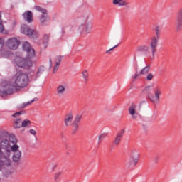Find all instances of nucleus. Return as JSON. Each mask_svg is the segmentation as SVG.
<instances>
[{"label":"nucleus","mask_w":182,"mask_h":182,"mask_svg":"<svg viewBox=\"0 0 182 182\" xmlns=\"http://www.w3.org/2000/svg\"><path fill=\"white\" fill-rule=\"evenodd\" d=\"M23 50H26V52L28 51L30 49H32V47H31V44L29 42L26 41L23 43Z\"/></svg>","instance_id":"a878e982"},{"label":"nucleus","mask_w":182,"mask_h":182,"mask_svg":"<svg viewBox=\"0 0 182 182\" xmlns=\"http://www.w3.org/2000/svg\"><path fill=\"white\" fill-rule=\"evenodd\" d=\"M5 44V40L4 38H0V55L5 56V58L9 56V51H5V50H3L2 48H4V45ZM9 93L8 91H3L0 92L1 96L4 97V96H8Z\"/></svg>","instance_id":"9d476101"},{"label":"nucleus","mask_w":182,"mask_h":182,"mask_svg":"<svg viewBox=\"0 0 182 182\" xmlns=\"http://www.w3.org/2000/svg\"><path fill=\"white\" fill-rule=\"evenodd\" d=\"M161 33V28L160 26H156L155 27V33L156 36H154L151 41L149 43V48L151 50V54L149 55V59L153 60L156 56V53H157V46L159 45V41L160 39V35Z\"/></svg>","instance_id":"7ed1b4c3"},{"label":"nucleus","mask_w":182,"mask_h":182,"mask_svg":"<svg viewBox=\"0 0 182 182\" xmlns=\"http://www.w3.org/2000/svg\"><path fill=\"white\" fill-rule=\"evenodd\" d=\"M149 87H146V90L149 89Z\"/></svg>","instance_id":"de8ad7c7"},{"label":"nucleus","mask_w":182,"mask_h":182,"mask_svg":"<svg viewBox=\"0 0 182 182\" xmlns=\"http://www.w3.org/2000/svg\"><path fill=\"white\" fill-rule=\"evenodd\" d=\"M57 166L58 165H54L53 168H56Z\"/></svg>","instance_id":"49530a36"},{"label":"nucleus","mask_w":182,"mask_h":182,"mask_svg":"<svg viewBox=\"0 0 182 182\" xmlns=\"http://www.w3.org/2000/svg\"><path fill=\"white\" fill-rule=\"evenodd\" d=\"M48 42H49V35L46 34L43 36V45H44L45 48H46V45H48Z\"/></svg>","instance_id":"c85d7f7f"},{"label":"nucleus","mask_w":182,"mask_h":182,"mask_svg":"<svg viewBox=\"0 0 182 182\" xmlns=\"http://www.w3.org/2000/svg\"><path fill=\"white\" fill-rule=\"evenodd\" d=\"M23 18L26 22H28V23H31L33 22V14L32 11H27L23 14Z\"/></svg>","instance_id":"f3484780"},{"label":"nucleus","mask_w":182,"mask_h":182,"mask_svg":"<svg viewBox=\"0 0 182 182\" xmlns=\"http://www.w3.org/2000/svg\"><path fill=\"white\" fill-rule=\"evenodd\" d=\"M146 79L147 80H151L153 79V74L151 73L148 74L146 76Z\"/></svg>","instance_id":"4c0bfd02"},{"label":"nucleus","mask_w":182,"mask_h":182,"mask_svg":"<svg viewBox=\"0 0 182 182\" xmlns=\"http://www.w3.org/2000/svg\"><path fill=\"white\" fill-rule=\"evenodd\" d=\"M29 133H31L33 136H36V131L34 129H30Z\"/></svg>","instance_id":"a19ab883"},{"label":"nucleus","mask_w":182,"mask_h":182,"mask_svg":"<svg viewBox=\"0 0 182 182\" xmlns=\"http://www.w3.org/2000/svg\"><path fill=\"white\" fill-rule=\"evenodd\" d=\"M21 33L24 35L28 36L31 39H34L35 38H38L39 36V33L36 30H33L29 28L27 25H22L21 26Z\"/></svg>","instance_id":"0eeeda50"},{"label":"nucleus","mask_w":182,"mask_h":182,"mask_svg":"<svg viewBox=\"0 0 182 182\" xmlns=\"http://www.w3.org/2000/svg\"><path fill=\"white\" fill-rule=\"evenodd\" d=\"M160 160V156L159 155H156L155 157H154V161L155 163H159V161Z\"/></svg>","instance_id":"58836bf2"},{"label":"nucleus","mask_w":182,"mask_h":182,"mask_svg":"<svg viewBox=\"0 0 182 182\" xmlns=\"http://www.w3.org/2000/svg\"><path fill=\"white\" fill-rule=\"evenodd\" d=\"M4 149V151L0 149V170L2 166L11 167L12 161L14 163H19L21 159H22V151L19 150V146H10L9 145H6ZM11 156H12V159Z\"/></svg>","instance_id":"f257e3e1"},{"label":"nucleus","mask_w":182,"mask_h":182,"mask_svg":"<svg viewBox=\"0 0 182 182\" xmlns=\"http://www.w3.org/2000/svg\"><path fill=\"white\" fill-rule=\"evenodd\" d=\"M63 174V171H58L54 174V181L59 182V178H60V176Z\"/></svg>","instance_id":"cd10ccee"},{"label":"nucleus","mask_w":182,"mask_h":182,"mask_svg":"<svg viewBox=\"0 0 182 182\" xmlns=\"http://www.w3.org/2000/svg\"><path fill=\"white\" fill-rule=\"evenodd\" d=\"M12 174H14V170L6 171L4 173L5 177H9V176H12Z\"/></svg>","instance_id":"f704fd0d"},{"label":"nucleus","mask_w":182,"mask_h":182,"mask_svg":"<svg viewBox=\"0 0 182 182\" xmlns=\"http://www.w3.org/2000/svg\"><path fill=\"white\" fill-rule=\"evenodd\" d=\"M45 72L43 67H40L36 74V77H39L40 75H42Z\"/></svg>","instance_id":"2f4dec72"},{"label":"nucleus","mask_w":182,"mask_h":182,"mask_svg":"<svg viewBox=\"0 0 182 182\" xmlns=\"http://www.w3.org/2000/svg\"><path fill=\"white\" fill-rule=\"evenodd\" d=\"M82 79H84L85 82H87V80H89V72H87V70H85L82 73Z\"/></svg>","instance_id":"7c9ffc66"},{"label":"nucleus","mask_w":182,"mask_h":182,"mask_svg":"<svg viewBox=\"0 0 182 182\" xmlns=\"http://www.w3.org/2000/svg\"><path fill=\"white\" fill-rule=\"evenodd\" d=\"M149 70H150V65H146L140 71L139 75H146L149 73Z\"/></svg>","instance_id":"bb28decb"},{"label":"nucleus","mask_w":182,"mask_h":182,"mask_svg":"<svg viewBox=\"0 0 182 182\" xmlns=\"http://www.w3.org/2000/svg\"><path fill=\"white\" fill-rule=\"evenodd\" d=\"M4 24H2V23H0V33H2V32H4Z\"/></svg>","instance_id":"ea45409f"},{"label":"nucleus","mask_w":182,"mask_h":182,"mask_svg":"<svg viewBox=\"0 0 182 182\" xmlns=\"http://www.w3.org/2000/svg\"><path fill=\"white\" fill-rule=\"evenodd\" d=\"M139 77V73H136V74L134 75L133 79H137Z\"/></svg>","instance_id":"37998d69"},{"label":"nucleus","mask_w":182,"mask_h":182,"mask_svg":"<svg viewBox=\"0 0 182 182\" xmlns=\"http://www.w3.org/2000/svg\"><path fill=\"white\" fill-rule=\"evenodd\" d=\"M118 46H115L113 48H110L109 50L106 51V53H110V52H112V50H113V49L117 48Z\"/></svg>","instance_id":"79ce46f5"},{"label":"nucleus","mask_w":182,"mask_h":182,"mask_svg":"<svg viewBox=\"0 0 182 182\" xmlns=\"http://www.w3.org/2000/svg\"><path fill=\"white\" fill-rule=\"evenodd\" d=\"M72 120H73V114L72 112H70L65 115V126H70L72 124Z\"/></svg>","instance_id":"aec40b11"},{"label":"nucleus","mask_w":182,"mask_h":182,"mask_svg":"<svg viewBox=\"0 0 182 182\" xmlns=\"http://www.w3.org/2000/svg\"><path fill=\"white\" fill-rule=\"evenodd\" d=\"M154 97H149L152 103H159L160 102V97L161 96V87L156 86L154 89Z\"/></svg>","instance_id":"ddd939ff"},{"label":"nucleus","mask_w":182,"mask_h":182,"mask_svg":"<svg viewBox=\"0 0 182 182\" xmlns=\"http://www.w3.org/2000/svg\"><path fill=\"white\" fill-rule=\"evenodd\" d=\"M21 127H22V119L19 118L14 119V128L21 129Z\"/></svg>","instance_id":"4be33fe9"},{"label":"nucleus","mask_w":182,"mask_h":182,"mask_svg":"<svg viewBox=\"0 0 182 182\" xmlns=\"http://www.w3.org/2000/svg\"><path fill=\"white\" fill-rule=\"evenodd\" d=\"M1 18H2V13L0 12V23H2V19Z\"/></svg>","instance_id":"a18cd8bd"},{"label":"nucleus","mask_w":182,"mask_h":182,"mask_svg":"<svg viewBox=\"0 0 182 182\" xmlns=\"http://www.w3.org/2000/svg\"><path fill=\"white\" fill-rule=\"evenodd\" d=\"M16 65L18 68H23L24 69H29L32 68V61L31 60L25 59L22 57H16L15 59Z\"/></svg>","instance_id":"6e6552de"},{"label":"nucleus","mask_w":182,"mask_h":182,"mask_svg":"<svg viewBox=\"0 0 182 182\" xmlns=\"http://www.w3.org/2000/svg\"><path fill=\"white\" fill-rule=\"evenodd\" d=\"M35 10L43 14V15H41L40 17V22H41V23H45V22H48V21L49 20V17H48V13L46 11V9L41 6H36Z\"/></svg>","instance_id":"f8f14e48"},{"label":"nucleus","mask_w":182,"mask_h":182,"mask_svg":"<svg viewBox=\"0 0 182 182\" xmlns=\"http://www.w3.org/2000/svg\"><path fill=\"white\" fill-rule=\"evenodd\" d=\"M139 157H140V154L137 151H132L125 164V167L127 168H134L139 163Z\"/></svg>","instance_id":"423d86ee"},{"label":"nucleus","mask_w":182,"mask_h":182,"mask_svg":"<svg viewBox=\"0 0 182 182\" xmlns=\"http://www.w3.org/2000/svg\"><path fill=\"white\" fill-rule=\"evenodd\" d=\"M112 4L117 6H129L130 5L127 0H112Z\"/></svg>","instance_id":"6ab92c4d"},{"label":"nucleus","mask_w":182,"mask_h":182,"mask_svg":"<svg viewBox=\"0 0 182 182\" xmlns=\"http://www.w3.org/2000/svg\"><path fill=\"white\" fill-rule=\"evenodd\" d=\"M55 93L58 97H62L66 93V84H58L55 87Z\"/></svg>","instance_id":"4468645a"},{"label":"nucleus","mask_w":182,"mask_h":182,"mask_svg":"<svg viewBox=\"0 0 182 182\" xmlns=\"http://www.w3.org/2000/svg\"><path fill=\"white\" fill-rule=\"evenodd\" d=\"M175 26L176 32H180L182 30V8L176 14Z\"/></svg>","instance_id":"9b49d317"},{"label":"nucleus","mask_w":182,"mask_h":182,"mask_svg":"<svg viewBox=\"0 0 182 182\" xmlns=\"http://www.w3.org/2000/svg\"><path fill=\"white\" fill-rule=\"evenodd\" d=\"M37 100H38V98H34L31 101H30L27 103L23 104L22 107H26V106H29V105H32V103H33V102H36Z\"/></svg>","instance_id":"72a5a7b5"},{"label":"nucleus","mask_w":182,"mask_h":182,"mask_svg":"<svg viewBox=\"0 0 182 182\" xmlns=\"http://www.w3.org/2000/svg\"><path fill=\"white\" fill-rule=\"evenodd\" d=\"M80 29L83 31L85 33H91L92 29H93V25L89 21H86L83 24H81Z\"/></svg>","instance_id":"2eb2a0df"},{"label":"nucleus","mask_w":182,"mask_h":182,"mask_svg":"<svg viewBox=\"0 0 182 182\" xmlns=\"http://www.w3.org/2000/svg\"><path fill=\"white\" fill-rule=\"evenodd\" d=\"M80 120H82V115L77 114L72 123L73 127H74L73 133H76V132L79 130V123H80Z\"/></svg>","instance_id":"dca6fc26"},{"label":"nucleus","mask_w":182,"mask_h":182,"mask_svg":"<svg viewBox=\"0 0 182 182\" xmlns=\"http://www.w3.org/2000/svg\"><path fill=\"white\" fill-rule=\"evenodd\" d=\"M27 52V56L29 59H31V58H33L35 56V50H33V48H31L30 50H28Z\"/></svg>","instance_id":"c756f323"},{"label":"nucleus","mask_w":182,"mask_h":182,"mask_svg":"<svg viewBox=\"0 0 182 182\" xmlns=\"http://www.w3.org/2000/svg\"><path fill=\"white\" fill-rule=\"evenodd\" d=\"M138 52H149V46L143 45L136 48Z\"/></svg>","instance_id":"5701e85b"},{"label":"nucleus","mask_w":182,"mask_h":182,"mask_svg":"<svg viewBox=\"0 0 182 182\" xmlns=\"http://www.w3.org/2000/svg\"><path fill=\"white\" fill-rule=\"evenodd\" d=\"M28 83L29 77H28V74L18 72L11 77L8 85L16 90H19V89L26 87Z\"/></svg>","instance_id":"f03ea898"},{"label":"nucleus","mask_w":182,"mask_h":182,"mask_svg":"<svg viewBox=\"0 0 182 182\" xmlns=\"http://www.w3.org/2000/svg\"><path fill=\"white\" fill-rule=\"evenodd\" d=\"M0 150L1 151H5V146H9L10 147H14V146L18 145V139L14 134H10L9 136V140L5 138V134L0 132Z\"/></svg>","instance_id":"20e7f679"},{"label":"nucleus","mask_w":182,"mask_h":182,"mask_svg":"<svg viewBox=\"0 0 182 182\" xmlns=\"http://www.w3.org/2000/svg\"><path fill=\"white\" fill-rule=\"evenodd\" d=\"M136 108H137V106H136V105L134 104L132 105L128 109L129 114H134V113H137V112H136Z\"/></svg>","instance_id":"393cba45"},{"label":"nucleus","mask_w":182,"mask_h":182,"mask_svg":"<svg viewBox=\"0 0 182 182\" xmlns=\"http://www.w3.org/2000/svg\"><path fill=\"white\" fill-rule=\"evenodd\" d=\"M63 57L60 55H58L55 59V65L53 66V73H56L58 72V69L60 66V63L62 62Z\"/></svg>","instance_id":"a211bd4d"},{"label":"nucleus","mask_w":182,"mask_h":182,"mask_svg":"<svg viewBox=\"0 0 182 182\" xmlns=\"http://www.w3.org/2000/svg\"><path fill=\"white\" fill-rule=\"evenodd\" d=\"M139 157H140V154L137 151H132L125 164V167L127 168H134L139 163Z\"/></svg>","instance_id":"39448f33"},{"label":"nucleus","mask_w":182,"mask_h":182,"mask_svg":"<svg viewBox=\"0 0 182 182\" xmlns=\"http://www.w3.org/2000/svg\"><path fill=\"white\" fill-rule=\"evenodd\" d=\"M20 45L21 41L15 37L9 38L6 42V46L10 50H16Z\"/></svg>","instance_id":"1a4fd4ad"},{"label":"nucleus","mask_w":182,"mask_h":182,"mask_svg":"<svg viewBox=\"0 0 182 182\" xmlns=\"http://www.w3.org/2000/svg\"><path fill=\"white\" fill-rule=\"evenodd\" d=\"M132 120H136V119H139V117H140V114H139V112H135L134 114H130Z\"/></svg>","instance_id":"473e14b6"},{"label":"nucleus","mask_w":182,"mask_h":182,"mask_svg":"<svg viewBox=\"0 0 182 182\" xmlns=\"http://www.w3.org/2000/svg\"><path fill=\"white\" fill-rule=\"evenodd\" d=\"M49 63H50V68H52L53 64H52V58L49 59Z\"/></svg>","instance_id":"c03bdc74"},{"label":"nucleus","mask_w":182,"mask_h":182,"mask_svg":"<svg viewBox=\"0 0 182 182\" xmlns=\"http://www.w3.org/2000/svg\"><path fill=\"white\" fill-rule=\"evenodd\" d=\"M21 114H23V111H20L18 112L14 113L12 117H19V116H21Z\"/></svg>","instance_id":"e433bc0d"},{"label":"nucleus","mask_w":182,"mask_h":182,"mask_svg":"<svg viewBox=\"0 0 182 182\" xmlns=\"http://www.w3.org/2000/svg\"><path fill=\"white\" fill-rule=\"evenodd\" d=\"M123 134H124V129H122L117 133L114 139V144H116V146H118V144H120V141L122 140V138L123 137Z\"/></svg>","instance_id":"412c9836"},{"label":"nucleus","mask_w":182,"mask_h":182,"mask_svg":"<svg viewBox=\"0 0 182 182\" xmlns=\"http://www.w3.org/2000/svg\"><path fill=\"white\" fill-rule=\"evenodd\" d=\"M106 134H102L99 136V143H102L106 139Z\"/></svg>","instance_id":"c9c22d12"},{"label":"nucleus","mask_w":182,"mask_h":182,"mask_svg":"<svg viewBox=\"0 0 182 182\" xmlns=\"http://www.w3.org/2000/svg\"><path fill=\"white\" fill-rule=\"evenodd\" d=\"M31 124V120L25 119L21 121V127H27L29 128Z\"/></svg>","instance_id":"b1692460"}]
</instances>
